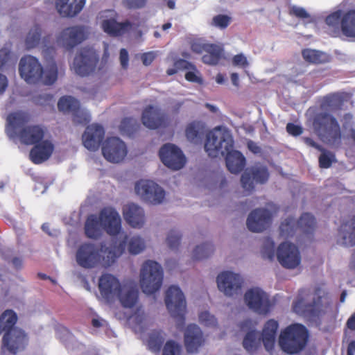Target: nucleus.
Listing matches in <instances>:
<instances>
[{
    "instance_id": "nucleus-59",
    "label": "nucleus",
    "mask_w": 355,
    "mask_h": 355,
    "mask_svg": "<svg viewBox=\"0 0 355 355\" xmlns=\"http://www.w3.org/2000/svg\"><path fill=\"white\" fill-rule=\"evenodd\" d=\"M290 14L301 19L308 18L309 15L303 8L293 6L290 10Z\"/></svg>"
},
{
    "instance_id": "nucleus-64",
    "label": "nucleus",
    "mask_w": 355,
    "mask_h": 355,
    "mask_svg": "<svg viewBox=\"0 0 355 355\" xmlns=\"http://www.w3.org/2000/svg\"><path fill=\"white\" fill-rule=\"evenodd\" d=\"M303 140L306 145L313 147L318 150H323V148L318 143H316L313 139L310 137H304Z\"/></svg>"
},
{
    "instance_id": "nucleus-16",
    "label": "nucleus",
    "mask_w": 355,
    "mask_h": 355,
    "mask_svg": "<svg viewBox=\"0 0 355 355\" xmlns=\"http://www.w3.org/2000/svg\"><path fill=\"white\" fill-rule=\"evenodd\" d=\"M244 300L248 306L253 311L261 314H268L271 308L268 295L259 288L248 290L244 295Z\"/></svg>"
},
{
    "instance_id": "nucleus-60",
    "label": "nucleus",
    "mask_w": 355,
    "mask_h": 355,
    "mask_svg": "<svg viewBox=\"0 0 355 355\" xmlns=\"http://www.w3.org/2000/svg\"><path fill=\"white\" fill-rule=\"evenodd\" d=\"M119 60L121 67L123 69H127L128 67L129 55L125 49H121L120 50Z\"/></svg>"
},
{
    "instance_id": "nucleus-12",
    "label": "nucleus",
    "mask_w": 355,
    "mask_h": 355,
    "mask_svg": "<svg viewBox=\"0 0 355 355\" xmlns=\"http://www.w3.org/2000/svg\"><path fill=\"white\" fill-rule=\"evenodd\" d=\"M325 22L329 26L340 27L345 36L355 37V9L334 11L326 17Z\"/></svg>"
},
{
    "instance_id": "nucleus-27",
    "label": "nucleus",
    "mask_w": 355,
    "mask_h": 355,
    "mask_svg": "<svg viewBox=\"0 0 355 355\" xmlns=\"http://www.w3.org/2000/svg\"><path fill=\"white\" fill-rule=\"evenodd\" d=\"M105 136V130L101 125L93 123L88 125L83 135V143L84 146L92 151H95L100 147Z\"/></svg>"
},
{
    "instance_id": "nucleus-63",
    "label": "nucleus",
    "mask_w": 355,
    "mask_h": 355,
    "mask_svg": "<svg viewBox=\"0 0 355 355\" xmlns=\"http://www.w3.org/2000/svg\"><path fill=\"white\" fill-rule=\"evenodd\" d=\"M185 79L191 83H196L201 84L202 83V79L201 77L198 76L195 71H187L185 73Z\"/></svg>"
},
{
    "instance_id": "nucleus-22",
    "label": "nucleus",
    "mask_w": 355,
    "mask_h": 355,
    "mask_svg": "<svg viewBox=\"0 0 355 355\" xmlns=\"http://www.w3.org/2000/svg\"><path fill=\"white\" fill-rule=\"evenodd\" d=\"M269 178V173L266 166H252L247 168L242 174L241 182L242 187L248 191H252L254 183L264 184Z\"/></svg>"
},
{
    "instance_id": "nucleus-32",
    "label": "nucleus",
    "mask_w": 355,
    "mask_h": 355,
    "mask_svg": "<svg viewBox=\"0 0 355 355\" xmlns=\"http://www.w3.org/2000/svg\"><path fill=\"white\" fill-rule=\"evenodd\" d=\"M278 327V322L273 319L268 320L264 325L261 334L262 341L268 352H271L274 348Z\"/></svg>"
},
{
    "instance_id": "nucleus-33",
    "label": "nucleus",
    "mask_w": 355,
    "mask_h": 355,
    "mask_svg": "<svg viewBox=\"0 0 355 355\" xmlns=\"http://www.w3.org/2000/svg\"><path fill=\"white\" fill-rule=\"evenodd\" d=\"M132 26L129 21L119 23L114 19H105L102 23L104 31L112 36L124 35L131 29Z\"/></svg>"
},
{
    "instance_id": "nucleus-57",
    "label": "nucleus",
    "mask_w": 355,
    "mask_h": 355,
    "mask_svg": "<svg viewBox=\"0 0 355 355\" xmlns=\"http://www.w3.org/2000/svg\"><path fill=\"white\" fill-rule=\"evenodd\" d=\"M209 44L203 43L199 40H196L191 43V49L194 53H202V52H205L207 46H209Z\"/></svg>"
},
{
    "instance_id": "nucleus-2",
    "label": "nucleus",
    "mask_w": 355,
    "mask_h": 355,
    "mask_svg": "<svg viewBox=\"0 0 355 355\" xmlns=\"http://www.w3.org/2000/svg\"><path fill=\"white\" fill-rule=\"evenodd\" d=\"M31 116L25 111L18 110L10 113L6 119V132L10 139L18 138L21 144L33 145L42 141L45 131L40 125H26Z\"/></svg>"
},
{
    "instance_id": "nucleus-48",
    "label": "nucleus",
    "mask_w": 355,
    "mask_h": 355,
    "mask_svg": "<svg viewBox=\"0 0 355 355\" xmlns=\"http://www.w3.org/2000/svg\"><path fill=\"white\" fill-rule=\"evenodd\" d=\"M73 121L78 124L86 125L90 121V115L85 110L80 108V105L72 112Z\"/></svg>"
},
{
    "instance_id": "nucleus-20",
    "label": "nucleus",
    "mask_w": 355,
    "mask_h": 355,
    "mask_svg": "<svg viewBox=\"0 0 355 355\" xmlns=\"http://www.w3.org/2000/svg\"><path fill=\"white\" fill-rule=\"evenodd\" d=\"M86 38L85 27L77 25L64 28L58 37V42L67 50H71Z\"/></svg>"
},
{
    "instance_id": "nucleus-42",
    "label": "nucleus",
    "mask_w": 355,
    "mask_h": 355,
    "mask_svg": "<svg viewBox=\"0 0 355 355\" xmlns=\"http://www.w3.org/2000/svg\"><path fill=\"white\" fill-rule=\"evenodd\" d=\"M79 101L70 96H64L60 98L58 103V107L60 111L64 113L72 112L79 106Z\"/></svg>"
},
{
    "instance_id": "nucleus-54",
    "label": "nucleus",
    "mask_w": 355,
    "mask_h": 355,
    "mask_svg": "<svg viewBox=\"0 0 355 355\" xmlns=\"http://www.w3.org/2000/svg\"><path fill=\"white\" fill-rule=\"evenodd\" d=\"M199 321L201 324L207 327H215L217 324V320L215 316L211 315L208 311H203L199 314Z\"/></svg>"
},
{
    "instance_id": "nucleus-25",
    "label": "nucleus",
    "mask_w": 355,
    "mask_h": 355,
    "mask_svg": "<svg viewBox=\"0 0 355 355\" xmlns=\"http://www.w3.org/2000/svg\"><path fill=\"white\" fill-rule=\"evenodd\" d=\"M167 120L166 115L156 106L147 105L142 112V123L149 129L155 130L161 127H165Z\"/></svg>"
},
{
    "instance_id": "nucleus-45",
    "label": "nucleus",
    "mask_w": 355,
    "mask_h": 355,
    "mask_svg": "<svg viewBox=\"0 0 355 355\" xmlns=\"http://www.w3.org/2000/svg\"><path fill=\"white\" fill-rule=\"evenodd\" d=\"M214 250V245L211 243H205L196 247L193 252V257L195 260H201L209 257Z\"/></svg>"
},
{
    "instance_id": "nucleus-43",
    "label": "nucleus",
    "mask_w": 355,
    "mask_h": 355,
    "mask_svg": "<svg viewBox=\"0 0 355 355\" xmlns=\"http://www.w3.org/2000/svg\"><path fill=\"white\" fill-rule=\"evenodd\" d=\"M161 352L162 355H182L183 347L179 342L169 339L165 342Z\"/></svg>"
},
{
    "instance_id": "nucleus-39",
    "label": "nucleus",
    "mask_w": 355,
    "mask_h": 355,
    "mask_svg": "<svg viewBox=\"0 0 355 355\" xmlns=\"http://www.w3.org/2000/svg\"><path fill=\"white\" fill-rule=\"evenodd\" d=\"M138 297L139 293L137 290L130 288L125 290V292L122 291L119 295L117 296V299L119 300L124 308H132L137 304Z\"/></svg>"
},
{
    "instance_id": "nucleus-55",
    "label": "nucleus",
    "mask_w": 355,
    "mask_h": 355,
    "mask_svg": "<svg viewBox=\"0 0 355 355\" xmlns=\"http://www.w3.org/2000/svg\"><path fill=\"white\" fill-rule=\"evenodd\" d=\"M147 0H123V4L129 9H139L145 7Z\"/></svg>"
},
{
    "instance_id": "nucleus-13",
    "label": "nucleus",
    "mask_w": 355,
    "mask_h": 355,
    "mask_svg": "<svg viewBox=\"0 0 355 355\" xmlns=\"http://www.w3.org/2000/svg\"><path fill=\"white\" fill-rule=\"evenodd\" d=\"M98 62L96 51L90 47H83L75 56L73 68L76 74L85 77L94 72Z\"/></svg>"
},
{
    "instance_id": "nucleus-23",
    "label": "nucleus",
    "mask_w": 355,
    "mask_h": 355,
    "mask_svg": "<svg viewBox=\"0 0 355 355\" xmlns=\"http://www.w3.org/2000/svg\"><path fill=\"white\" fill-rule=\"evenodd\" d=\"M216 282L218 289L225 295L233 296L240 292L243 279L238 274L224 271L218 275Z\"/></svg>"
},
{
    "instance_id": "nucleus-1",
    "label": "nucleus",
    "mask_w": 355,
    "mask_h": 355,
    "mask_svg": "<svg viewBox=\"0 0 355 355\" xmlns=\"http://www.w3.org/2000/svg\"><path fill=\"white\" fill-rule=\"evenodd\" d=\"M128 240L126 234L123 239L112 248L101 243L99 248L92 243H83L79 245L76 252V261L79 266L85 269L97 267L107 268L113 265L116 259L125 252Z\"/></svg>"
},
{
    "instance_id": "nucleus-26",
    "label": "nucleus",
    "mask_w": 355,
    "mask_h": 355,
    "mask_svg": "<svg viewBox=\"0 0 355 355\" xmlns=\"http://www.w3.org/2000/svg\"><path fill=\"white\" fill-rule=\"evenodd\" d=\"M205 341L203 333L198 325H188L184 335V346L188 353H197L199 348L205 344Z\"/></svg>"
},
{
    "instance_id": "nucleus-56",
    "label": "nucleus",
    "mask_w": 355,
    "mask_h": 355,
    "mask_svg": "<svg viewBox=\"0 0 355 355\" xmlns=\"http://www.w3.org/2000/svg\"><path fill=\"white\" fill-rule=\"evenodd\" d=\"M286 129L289 135L294 137L300 135L303 132V129L300 125L294 124L293 123H287Z\"/></svg>"
},
{
    "instance_id": "nucleus-52",
    "label": "nucleus",
    "mask_w": 355,
    "mask_h": 355,
    "mask_svg": "<svg viewBox=\"0 0 355 355\" xmlns=\"http://www.w3.org/2000/svg\"><path fill=\"white\" fill-rule=\"evenodd\" d=\"M182 236L178 234L175 230H171L167 236L166 242L168 246L171 250H176L178 248Z\"/></svg>"
},
{
    "instance_id": "nucleus-62",
    "label": "nucleus",
    "mask_w": 355,
    "mask_h": 355,
    "mask_svg": "<svg viewBox=\"0 0 355 355\" xmlns=\"http://www.w3.org/2000/svg\"><path fill=\"white\" fill-rule=\"evenodd\" d=\"M156 54L153 51H150L147 53H144L141 55V59L143 64L145 66H148L151 64L153 60L155 59Z\"/></svg>"
},
{
    "instance_id": "nucleus-53",
    "label": "nucleus",
    "mask_w": 355,
    "mask_h": 355,
    "mask_svg": "<svg viewBox=\"0 0 355 355\" xmlns=\"http://www.w3.org/2000/svg\"><path fill=\"white\" fill-rule=\"evenodd\" d=\"M231 22V17L226 15H217L212 19L211 24L220 29L226 28Z\"/></svg>"
},
{
    "instance_id": "nucleus-29",
    "label": "nucleus",
    "mask_w": 355,
    "mask_h": 355,
    "mask_svg": "<svg viewBox=\"0 0 355 355\" xmlns=\"http://www.w3.org/2000/svg\"><path fill=\"white\" fill-rule=\"evenodd\" d=\"M124 219L131 227L141 228L145 223L144 209L136 204L130 203L123 207Z\"/></svg>"
},
{
    "instance_id": "nucleus-41",
    "label": "nucleus",
    "mask_w": 355,
    "mask_h": 355,
    "mask_svg": "<svg viewBox=\"0 0 355 355\" xmlns=\"http://www.w3.org/2000/svg\"><path fill=\"white\" fill-rule=\"evenodd\" d=\"M42 32L41 26L38 24L31 28L25 40L27 49L35 48L40 44Z\"/></svg>"
},
{
    "instance_id": "nucleus-19",
    "label": "nucleus",
    "mask_w": 355,
    "mask_h": 355,
    "mask_svg": "<svg viewBox=\"0 0 355 355\" xmlns=\"http://www.w3.org/2000/svg\"><path fill=\"white\" fill-rule=\"evenodd\" d=\"M102 153L104 157L112 163L123 160L128 153L125 144L118 137H109L103 144Z\"/></svg>"
},
{
    "instance_id": "nucleus-36",
    "label": "nucleus",
    "mask_w": 355,
    "mask_h": 355,
    "mask_svg": "<svg viewBox=\"0 0 355 355\" xmlns=\"http://www.w3.org/2000/svg\"><path fill=\"white\" fill-rule=\"evenodd\" d=\"M205 53L202 57V62L210 65L217 64L221 60L223 55V49L214 44L207 46Z\"/></svg>"
},
{
    "instance_id": "nucleus-44",
    "label": "nucleus",
    "mask_w": 355,
    "mask_h": 355,
    "mask_svg": "<svg viewBox=\"0 0 355 355\" xmlns=\"http://www.w3.org/2000/svg\"><path fill=\"white\" fill-rule=\"evenodd\" d=\"M302 55L304 60L309 63L320 64L324 61L325 54L313 49H306L302 50Z\"/></svg>"
},
{
    "instance_id": "nucleus-51",
    "label": "nucleus",
    "mask_w": 355,
    "mask_h": 355,
    "mask_svg": "<svg viewBox=\"0 0 355 355\" xmlns=\"http://www.w3.org/2000/svg\"><path fill=\"white\" fill-rule=\"evenodd\" d=\"M322 153L319 157V166L322 168H329L332 162L335 159V155L323 148V150H320Z\"/></svg>"
},
{
    "instance_id": "nucleus-34",
    "label": "nucleus",
    "mask_w": 355,
    "mask_h": 355,
    "mask_svg": "<svg viewBox=\"0 0 355 355\" xmlns=\"http://www.w3.org/2000/svg\"><path fill=\"white\" fill-rule=\"evenodd\" d=\"M339 231L344 245H355V214L341 224Z\"/></svg>"
},
{
    "instance_id": "nucleus-14",
    "label": "nucleus",
    "mask_w": 355,
    "mask_h": 355,
    "mask_svg": "<svg viewBox=\"0 0 355 355\" xmlns=\"http://www.w3.org/2000/svg\"><path fill=\"white\" fill-rule=\"evenodd\" d=\"M135 189L144 201L152 205L162 203L165 198L164 190L152 180H141L136 183Z\"/></svg>"
},
{
    "instance_id": "nucleus-11",
    "label": "nucleus",
    "mask_w": 355,
    "mask_h": 355,
    "mask_svg": "<svg viewBox=\"0 0 355 355\" xmlns=\"http://www.w3.org/2000/svg\"><path fill=\"white\" fill-rule=\"evenodd\" d=\"M165 304L171 316L181 325L184 324L186 300L184 293L177 286H171L166 291Z\"/></svg>"
},
{
    "instance_id": "nucleus-9",
    "label": "nucleus",
    "mask_w": 355,
    "mask_h": 355,
    "mask_svg": "<svg viewBox=\"0 0 355 355\" xmlns=\"http://www.w3.org/2000/svg\"><path fill=\"white\" fill-rule=\"evenodd\" d=\"M314 130L320 137L335 142L341 138V130L337 119L327 112L317 113L313 120Z\"/></svg>"
},
{
    "instance_id": "nucleus-49",
    "label": "nucleus",
    "mask_w": 355,
    "mask_h": 355,
    "mask_svg": "<svg viewBox=\"0 0 355 355\" xmlns=\"http://www.w3.org/2000/svg\"><path fill=\"white\" fill-rule=\"evenodd\" d=\"M275 243L270 238H266L261 250L262 257L272 261L275 257Z\"/></svg>"
},
{
    "instance_id": "nucleus-58",
    "label": "nucleus",
    "mask_w": 355,
    "mask_h": 355,
    "mask_svg": "<svg viewBox=\"0 0 355 355\" xmlns=\"http://www.w3.org/2000/svg\"><path fill=\"white\" fill-rule=\"evenodd\" d=\"M174 67H175L178 71L188 69H192L197 71L194 65L184 59H179L175 61Z\"/></svg>"
},
{
    "instance_id": "nucleus-6",
    "label": "nucleus",
    "mask_w": 355,
    "mask_h": 355,
    "mask_svg": "<svg viewBox=\"0 0 355 355\" xmlns=\"http://www.w3.org/2000/svg\"><path fill=\"white\" fill-rule=\"evenodd\" d=\"M308 340L307 329L301 324H292L281 331L279 345L284 352L294 354L305 348Z\"/></svg>"
},
{
    "instance_id": "nucleus-7",
    "label": "nucleus",
    "mask_w": 355,
    "mask_h": 355,
    "mask_svg": "<svg viewBox=\"0 0 355 355\" xmlns=\"http://www.w3.org/2000/svg\"><path fill=\"white\" fill-rule=\"evenodd\" d=\"M163 276V270L160 264L152 260L145 261L140 272L142 291L150 295L159 291L162 285Z\"/></svg>"
},
{
    "instance_id": "nucleus-35",
    "label": "nucleus",
    "mask_w": 355,
    "mask_h": 355,
    "mask_svg": "<svg viewBox=\"0 0 355 355\" xmlns=\"http://www.w3.org/2000/svg\"><path fill=\"white\" fill-rule=\"evenodd\" d=\"M166 333L162 329H153L146 338V345L150 351L159 353L163 347L166 340Z\"/></svg>"
},
{
    "instance_id": "nucleus-5",
    "label": "nucleus",
    "mask_w": 355,
    "mask_h": 355,
    "mask_svg": "<svg viewBox=\"0 0 355 355\" xmlns=\"http://www.w3.org/2000/svg\"><path fill=\"white\" fill-rule=\"evenodd\" d=\"M325 293L320 288H315L313 292L308 289L300 291L296 300L292 305L294 312L309 318L319 316L322 311V299Z\"/></svg>"
},
{
    "instance_id": "nucleus-40",
    "label": "nucleus",
    "mask_w": 355,
    "mask_h": 355,
    "mask_svg": "<svg viewBox=\"0 0 355 355\" xmlns=\"http://www.w3.org/2000/svg\"><path fill=\"white\" fill-rule=\"evenodd\" d=\"M140 128L138 121L132 117L124 118L120 125L119 130L121 135L132 137Z\"/></svg>"
},
{
    "instance_id": "nucleus-3",
    "label": "nucleus",
    "mask_w": 355,
    "mask_h": 355,
    "mask_svg": "<svg viewBox=\"0 0 355 355\" xmlns=\"http://www.w3.org/2000/svg\"><path fill=\"white\" fill-rule=\"evenodd\" d=\"M19 72L27 83H42L45 85H51L55 83L58 75V67L55 63L44 70L38 60L31 55H26L21 58Z\"/></svg>"
},
{
    "instance_id": "nucleus-15",
    "label": "nucleus",
    "mask_w": 355,
    "mask_h": 355,
    "mask_svg": "<svg viewBox=\"0 0 355 355\" xmlns=\"http://www.w3.org/2000/svg\"><path fill=\"white\" fill-rule=\"evenodd\" d=\"M98 287L101 297L107 304L114 302L123 291L119 280L109 273L103 274L100 277Z\"/></svg>"
},
{
    "instance_id": "nucleus-37",
    "label": "nucleus",
    "mask_w": 355,
    "mask_h": 355,
    "mask_svg": "<svg viewBox=\"0 0 355 355\" xmlns=\"http://www.w3.org/2000/svg\"><path fill=\"white\" fill-rule=\"evenodd\" d=\"M99 216L89 215L85 224V235L90 239H97L101 235Z\"/></svg>"
},
{
    "instance_id": "nucleus-10",
    "label": "nucleus",
    "mask_w": 355,
    "mask_h": 355,
    "mask_svg": "<svg viewBox=\"0 0 355 355\" xmlns=\"http://www.w3.org/2000/svg\"><path fill=\"white\" fill-rule=\"evenodd\" d=\"M233 148V140L231 136L220 127L214 128L207 134L205 150L208 155L216 157L219 154L225 155Z\"/></svg>"
},
{
    "instance_id": "nucleus-47",
    "label": "nucleus",
    "mask_w": 355,
    "mask_h": 355,
    "mask_svg": "<svg viewBox=\"0 0 355 355\" xmlns=\"http://www.w3.org/2000/svg\"><path fill=\"white\" fill-rule=\"evenodd\" d=\"M145 248L144 241L140 236H133L128 242V251L132 254H137Z\"/></svg>"
},
{
    "instance_id": "nucleus-46",
    "label": "nucleus",
    "mask_w": 355,
    "mask_h": 355,
    "mask_svg": "<svg viewBox=\"0 0 355 355\" xmlns=\"http://www.w3.org/2000/svg\"><path fill=\"white\" fill-rule=\"evenodd\" d=\"M259 334L256 330L249 331L243 340V346L248 352H253L256 349L257 344L259 343V340L257 338Z\"/></svg>"
},
{
    "instance_id": "nucleus-17",
    "label": "nucleus",
    "mask_w": 355,
    "mask_h": 355,
    "mask_svg": "<svg viewBox=\"0 0 355 355\" xmlns=\"http://www.w3.org/2000/svg\"><path fill=\"white\" fill-rule=\"evenodd\" d=\"M101 227L112 236L119 235L122 230L121 218L112 207H103L98 214Z\"/></svg>"
},
{
    "instance_id": "nucleus-8",
    "label": "nucleus",
    "mask_w": 355,
    "mask_h": 355,
    "mask_svg": "<svg viewBox=\"0 0 355 355\" xmlns=\"http://www.w3.org/2000/svg\"><path fill=\"white\" fill-rule=\"evenodd\" d=\"M316 225L315 217L309 213H304L298 220L289 216L282 221L279 225V234L284 239L293 236L300 230L305 234H313Z\"/></svg>"
},
{
    "instance_id": "nucleus-18",
    "label": "nucleus",
    "mask_w": 355,
    "mask_h": 355,
    "mask_svg": "<svg viewBox=\"0 0 355 355\" xmlns=\"http://www.w3.org/2000/svg\"><path fill=\"white\" fill-rule=\"evenodd\" d=\"M159 155L162 163L172 170H179L186 163V158L183 153L174 144H164L160 148Z\"/></svg>"
},
{
    "instance_id": "nucleus-21",
    "label": "nucleus",
    "mask_w": 355,
    "mask_h": 355,
    "mask_svg": "<svg viewBox=\"0 0 355 355\" xmlns=\"http://www.w3.org/2000/svg\"><path fill=\"white\" fill-rule=\"evenodd\" d=\"M277 257L279 263L286 268L293 269L301 261L300 252L296 245L288 242L281 243L277 251Z\"/></svg>"
},
{
    "instance_id": "nucleus-24",
    "label": "nucleus",
    "mask_w": 355,
    "mask_h": 355,
    "mask_svg": "<svg viewBox=\"0 0 355 355\" xmlns=\"http://www.w3.org/2000/svg\"><path fill=\"white\" fill-rule=\"evenodd\" d=\"M272 214L267 209H256L249 214L246 225L248 230L252 232H261L265 230L270 224Z\"/></svg>"
},
{
    "instance_id": "nucleus-38",
    "label": "nucleus",
    "mask_w": 355,
    "mask_h": 355,
    "mask_svg": "<svg viewBox=\"0 0 355 355\" xmlns=\"http://www.w3.org/2000/svg\"><path fill=\"white\" fill-rule=\"evenodd\" d=\"M204 125L200 121H192L189 123L185 130V135L189 141L197 143L204 134Z\"/></svg>"
},
{
    "instance_id": "nucleus-30",
    "label": "nucleus",
    "mask_w": 355,
    "mask_h": 355,
    "mask_svg": "<svg viewBox=\"0 0 355 355\" xmlns=\"http://www.w3.org/2000/svg\"><path fill=\"white\" fill-rule=\"evenodd\" d=\"M86 0H56L55 8L62 17H73L83 8Z\"/></svg>"
},
{
    "instance_id": "nucleus-61",
    "label": "nucleus",
    "mask_w": 355,
    "mask_h": 355,
    "mask_svg": "<svg viewBox=\"0 0 355 355\" xmlns=\"http://www.w3.org/2000/svg\"><path fill=\"white\" fill-rule=\"evenodd\" d=\"M233 64L235 66H241L246 67L248 65L247 58L243 54H237L233 57L232 59Z\"/></svg>"
},
{
    "instance_id": "nucleus-31",
    "label": "nucleus",
    "mask_w": 355,
    "mask_h": 355,
    "mask_svg": "<svg viewBox=\"0 0 355 355\" xmlns=\"http://www.w3.org/2000/svg\"><path fill=\"white\" fill-rule=\"evenodd\" d=\"M225 162L227 169L234 174H238L243 171L245 165V158L243 155L232 148L225 152Z\"/></svg>"
},
{
    "instance_id": "nucleus-28",
    "label": "nucleus",
    "mask_w": 355,
    "mask_h": 355,
    "mask_svg": "<svg viewBox=\"0 0 355 355\" xmlns=\"http://www.w3.org/2000/svg\"><path fill=\"white\" fill-rule=\"evenodd\" d=\"M30 151V159L35 164L43 163L49 159L54 150L53 144L48 139L34 144Z\"/></svg>"
},
{
    "instance_id": "nucleus-4",
    "label": "nucleus",
    "mask_w": 355,
    "mask_h": 355,
    "mask_svg": "<svg viewBox=\"0 0 355 355\" xmlns=\"http://www.w3.org/2000/svg\"><path fill=\"white\" fill-rule=\"evenodd\" d=\"M17 315L12 310H6L0 316V334L5 332L3 346L12 354L24 350L28 344L26 334L20 329L14 327Z\"/></svg>"
},
{
    "instance_id": "nucleus-50",
    "label": "nucleus",
    "mask_w": 355,
    "mask_h": 355,
    "mask_svg": "<svg viewBox=\"0 0 355 355\" xmlns=\"http://www.w3.org/2000/svg\"><path fill=\"white\" fill-rule=\"evenodd\" d=\"M11 43H6L0 49V69L8 64L12 60Z\"/></svg>"
}]
</instances>
